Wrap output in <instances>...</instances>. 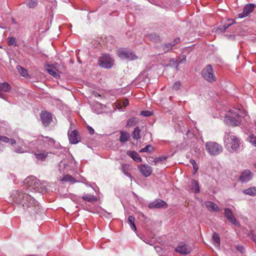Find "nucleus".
Listing matches in <instances>:
<instances>
[{
    "label": "nucleus",
    "mask_w": 256,
    "mask_h": 256,
    "mask_svg": "<svg viewBox=\"0 0 256 256\" xmlns=\"http://www.w3.org/2000/svg\"><path fill=\"white\" fill-rule=\"evenodd\" d=\"M14 202L22 206L24 209H28L31 214L38 212L39 206L35 200L28 194L23 192H16L14 198Z\"/></svg>",
    "instance_id": "nucleus-1"
},
{
    "label": "nucleus",
    "mask_w": 256,
    "mask_h": 256,
    "mask_svg": "<svg viewBox=\"0 0 256 256\" xmlns=\"http://www.w3.org/2000/svg\"><path fill=\"white\" fill-rule=\"evenodd\" d=\"M225 146L227 148H231V150H236L240 146V141L239 139L234 135L230 133L225 134L224 138Z\"/></svg>",
    "instance_id": "nucleus-2"
},
{
    "label": "nucleus",
    "mask_w": 256,
    "mask_h": 256,
    "mask_svg": "<svg viewBox=\"0 0 256 256\" xmlns=\"http://www.w3.org/2000/svg\"><path fill=\"white\" fill-rule=\"evenodd\" d=\"M202 76L209 82H214L216 80V77L210 64L207 65L202 70Z\"/></svg>",
    "instance_id": "nucleus-3"
},
{
    "label": "nucleus",
    "mask_w": 256,
    "mask_h": 256,
    "mask_svg": "<svg viewBox=\"0 0 256 256\" xmlns=\"http://www.w3.org/2000/svg\"><path fill=\"white\" fill-rule=\"evenodd\" d=\"M206 150L212 155H217L222 150V146L214 142H208L206 144Z\"/></svg>",
    "instance_id": "nucleus-4"
},
{
    "label": "nucleus",
    "mask_w": 256,
    "mask_h": 256,
    "mask_svg": "<svg viewBox=\"0 0 256 256\" xmlns=\"http://www.w3.org/2000/svg\"><path fill=\"white\" fill-rule=\"evenodd\" d=\"M226 122L231 126H238L240 124V119L238 114L231 111L226 116Z\"/></svg>",
    "instance_id": "nucleus-5"
},
{
    "label": "nucleus",
    "mask_w": 256,
    "mask_h": 256,
    "mask_svg": "<svg viewBox=\"0 0 256 256\" xmlns=\"http://www.w3.org/2000/svg\"><path fill=\"white\" fill-rule=\"evenodd\" d=\"M117 54L121 59H128L130 60L138 59V56L131 50L120 48L117 51Z\"/></svg>",
    "instance_id": "nucleus-6"
},
{
    "label": "nucleus",
    "mask_w": 256,
    "mask_h": 256,
    "mask_svg": "<svg viewBox=\"0 0 256 256\" xmlns=\"http://www.w3.org/2000/svg\"><path fill=\"white\" fill-rule=\"evenodd\" d=\"M98 64L101 67L109 68L113 64V60L109 54H104L99 58Z\"/></svg>",
    "instance_id": "nucleus-7"
},
{
    "label": "nucleus",
    "mask_w": 256,
    "mask_h": 256,
    "mask_svg": "<svg viewBox=\"0 0 256 256\" xmlns=\"http://www.w3.org/2000/svg\"><path fill=\"white\" fill-rule=\"evenodd\" d=\"M224 214L230 222L236 226H240L239 222L237 221L230 209L226 208Z\"/></svg>",
    "instance_id": "nucleus-8"
},
{
    "label": "nucleus",
    "mask_w": 256,
    "mask_h": 256,
    "mask_svg": "<svg viewBox=\"0 0 256 256\" xmlns=\"http://www.w3.org/2000/svg\"><path fill=\"white\" fill-rule=\"evenodd\" d=\"M175 250L181 254H187L190 253L192 248L188 244L181 243L176 248Z\"/></svg>",
    "instance_id": "nucleus-9"
},
{
    "label": "nucleus",
    "mask_w": 256,
    "mask_h": 256,
    "mask_svg": "<svg viewBox=\"0 0 256 256\" xmlns=\"http://www.w3.org/2000/svg\"><path fill=\"white\" fill-rule=\"evenodd\" d=\"M148 206L150 208H166L168 206L167 204L161 200H157L152 202L148 204Z\"/></svg>",
    "instance_id": "nucleus-10"
},
{
    "label": "nucleus",
    "mask_w": 256,
    "mask_h": 256,
    "mask_svg": "<svg viewBox=\"0 0 256 256\" xmlns=\"http://www.w3.org/2000/svg\"><path fill=\"white\" fill-rule=\"evenodd\" d=\"M40 118L42 122L45 126H48L52 121V114L46 112H42Z\"/></svg>",
    "instance_id": "nucleus-11"
},
{
    "label": "nucleus",
    "mask_w": 256,
    "mask_h": 256,
    "mask_svg": "<svg viewBox=\"0 0 256 256\" xmlns=\"http://www.w3.org/2000/svg\"><path fill=\"white\" fill-rule=\"evenodd\" d=\"M255 6L253 4H248L244 8L242 13L238 14L239 18H243L248 16L250 12H252Z\"/></svg>",
    "instance_id": "nucleus-12"
},
{
    "label": "nucleus",
    "mask_w": 256,
    "mask_h": 256,
    "mask_svg": "<svg viewBox=\"0 0 256 256\" xmlns=\"http://www.w3.org/2000/svg\"><path fill=\"white\" fill-rule=\"evenodd\" d=\"M252 173L250 170H244L240 176V180L242 182H246L252 178Z\"/></svg>",
    "instance_id": "nucleus-13"
},
{
    "label": "nucleus",
    "mask_w": 256,
    "mask_h": 256,
    "mask_svg": "<svg viewBox=\"0 0 256 256\" xmlns=\"http://www.w3.org/2000/svg\"><path fill=\"white\" fill-rule=\"evenodd\" d=\"M138 168L142 174L146 177L149 176L152 172V168L147 164H142Z\"/></svg>",
    "instance_id": "nucleus-14"
},
{
    "label": "nucleus",
    "mask_w": 256,
    "mask_h": 256,
    "mask_svg": "<svg viewBox=\"0 0 256 256\" xmlns=\"http://www.w3.org/2000/svg\"><path fill=\"white\" fill-rule=\"evenodd\" d=\"M68 138L70 142L72 144L78 143L80 142L78 132L76 130H74L68 133Z\"/></svg>",
    "instance_id": "nucleus-15"
},
{
    "label": "nucleus",
    "mask_w": 256,
    "mask_h": 256,
    "mask_svg": "<svg viewBox=\"0 0 256 256\" xmlns=\"http://www.w3.org/2000/svg\"><path fill=\"white\" fill-rule=\"evenodd\" d=\"M25 182L28 184L29 187L33 189L37 188L38 185V180L34 177L27 178L25 180Z\"/></svg>",
    "instance_id": "nucleus-16"
},
{
    "label": "nucleus",
    "mask_w": 256,
    "mask_h": 256,
    "mask_svg": "<svg viewBox=\"0 0 256 256\" xmlns=\"http://www.w3.org/2000/svg\"><path fill=\"white\" fill-rule=\"evenodd\" d=\"M120 136L119 138L120 143H125L128 142L130 138V134L124 130H120Z\"/></svg>",
    "instance_id": "nucleus-17"
},
{
    "label": "nucleus",
    "mask_w": 256,
    "mask_h": 256,
    "mask_svg": "<svg viewBox=\"0 0 256 256\" xmlns=\"http://www.w3.org/2000/svg\"><path fill=\"white\" fill-rule=\"evenodd\" d=\"M205 206L208 210L211 212H219L220 210V209L218 206L212 202H206Z\"/></svg>",
    "instance_id": "nucleus-18"
},
{
    "label": "nucleus",
    "mask_w": 256,
    "mask_h": 256,
    "mask_svg": "<svg viewBox=\"0 0 256 256\" xmlns=\"http://www.w3.org/2000/svg\"><path fill=\"white\" fill-rule=\"evenodd\" d=\"M126 154L128 156L132 158L134 160H135L136 162H141L142 160V159L140 158V156L135 151H128Z\"/></svg>",
    "instance_id": "nucleus-19"
},
{
    "label": "nucleus",
    "mask_w": 256,
    "mask_h": 256,
    "mask_svg": "<svg viewBox=\"0 0 256 256\" xmlns=\"http://www.w3.org/2000/svg\"><path fill=\"white\" fill-rule=\"evenodd\" d=\"M82 198L85 201L90 202H94L97 201L96 196L90 194H84L82 196Z\"/></svg>",
    "instance_id": "nucleus-20"
},
{
    "label": "nucleus",
    "mask_w": 256,
    "mask_h": 256,
    "mask_svg": "<svg viewBox=\"0 0 256 256\" xmlns=\"http://www.w3.org/2000/svg\"><path fill=\"white\" fill-rule=\"evenodd\" d=\"M36 158L40 160H44L48 156V153L46 152H39L34 154Z\"/></svg>",
    "instance_id": "nucleus-21"
},
{
    "label": "nucleus",
    "mask_w": 256,
    "mask_h": 256,
    "mask_svg": "<svg viewBox=\"0 0 256 256\" xmlns=\"http://www.w3.org/2000/svg\"><path fill=\"white\" fill-rule=\"evenodd\" d=\"M141 129L137 126L136 127L132 132V137L134 140H140V138Z\"/></svg>",
    "instance_id": "nucleus-22"
},
{
    "label": "nucleus",
    "mask_w": 256,
    "mask_h": 256,
    "mask_svg": "<svg viewBox=\"0 0 256 256\" xmlns=\"http://www.w3.org/2000/svg\"><path fill=\"white\" fill-rule=\"evenodd\" d=\"M213 244L216 248H219L220 246V238L219 234L216 232H214L212 236Z\"/></svg>",
    "instance_id": "nucleus-23"
},
{
    "label": "nucleus",
    "mask_w": 256,
    "mask_h": 256,
    "mask_svg": "<svg viewBox=\"0 0 256 256\" xmlns=\"http://www.w3.org/2000/svg\"><path fill=\"white\" fill-rule=\"evenodd\" d=\"M11 90L10 86L6 82L0 84V91L8 92Z\"/></svg>",
    "instance_id": "nucleus-24"
},
{
    "label": "nucleus",
    "mask_w": 256,
    "mask_h": 256,
    "mask_svg": "<svg viewBox=\"0 0 256 256\" xmlns=\"http://www.w3.org/2000/svg\"><path fill=\"white\" fill-rule=\"evenodd\" d=\"M191 188L194 192L198 193L200 191L198 182L194 180H192L191 181Z\"/></svg>",
    "instance_id": "nucleus-25"
},
{
    "label": "nucleus",
    "mask_w": 256,
    "mask_h": 256,
    "mask_svg": "<svg viewBox=\"0 0 256 256\" xmlns=\"http://www.w3.org/2000/svg\"><path fill=\"white\" fill-rule=\"evenodd\" d=\"M47 72H48V74L55 78H58L59 76L57 70L55 68L52 67V66H48V68H47Z\"/></svg>",
    "instance_id": "nucleus-26"
},
{
    "label": "nucleus",
    "mask_w": 256,
    "mask_h": 256,
    "mask_svg": "<svg viewBox=\"0 0 256 256\" xmlns=\"http://www.w3.org/2000/svg\"><path fill=\"white\" fill-rule=\"evenodd\" d=\"M243 192L246 194L254 196H256V188L251 187L243 191Z\"/></svg>",
    "instance_id": "nucleus-27"
},
{
    "label": "nucleus",
    "mask_w": 256,
    "mask_h": 256,
    "mask_svg": "<svg viewBox=\"0 0 256 256\" xmlns=\"http://www.w3.org/2000/svg\"><path fill=\"white\" fill-rule=\"evenodd\" d=\"M138 122L137 118L134 117H132L128 120L127 122L126 126L128 128H130L132 126H134Z\"/></svg>",
    "instance_id": "nucleus-28"
},
{
    "label": "nucleus",
    "mask_w": 256,
    "mask_h": 256,
    "mask_svg": "<svg viewBox=\"0 0 256 256\" xmlns=\"http://www.w3.org/2000/svg\"><path fill=\"white\" fill-rule=\"evenodd\" d=\"M148 38L151 41L158 42H160V37L158 35H157L156 34H151L148 36Z\"/></svg>",
    "instance_id": "nucleus-29"
},
{
    "label": "nucleus",
    "mask_w": 256,
    "mask_h": 256,
    "mask_svg": "<svg viewBox=\"0 0 256 256\" xmlns=\"http://www.w3.org/2000/svg\"><path fill=\"white\" fill-rule=\"evenodd\" d=\"M17 70L22 76L26 77L28 76V71L26 69L22 68L20 66H17Z\"/></svg>",
    "instance_id": "nucleus-30"
},
{
    "label": "nucleus",
    "mask_w": 256,
    "mask_h": 256,
    "mask_svg": "<svg viewBox=\"0 0 256 256\" xmlns=\"http://www.w3.org/2000/svg\"><path fill=\"white\" fill-rule=\"evenodd\" d=\"M175 45V44H162V46L163 48L164 51L166 52L172 50V47Z\"/></svg>",
    "instance_id": "nucleus-31"
},
{
    "label": "nucleus",
    "mask_w": 256,
    "mask_h": 256,
    "mask_svg": "<svg viewBox=\"0 0 256 256\" xmlns=\"http://www.w3.org/2000/svg\"><path fill=\"white\" fill-rule=\"evenodd\" d=\"M37 4V0H27L26 1V5L30 8H34Z\"/></svg>",
    "instance_id": "nucleus-32"
},
{
    "label": "nucleus",
    "mask_w": 256,
    "mask_h": 256,
    "mask_svg": "<svg viewBox=\"0 0 256 256\" xmlns=\"http://www.w3.org/2000/svg\"><path fill=\"white\" fill-rule=\"evenodd\" d=\"M228 22L224 24L222 28H220V30H223V31H225L230 26L232 25L234 21V20H228Z\"/></svg>",
    "instance_id": "nucleus-33"
},
{
    "label": "nucleus",
    "mask_w": 256,
    "mask_h": 256,
    "mask_svg": "<svg viewBox=\"0 0 256 256\" xmlns=\"http://www.w3.org/2000/svg\"><path fill=\"white\" fill-rule=\"evenodd\" d=\"M154 150V148L151 145H147L144 148L141 149L140 151V152H152Z\"/></svg>",
    "instance_id": "nucleus-34"
},
{
    "label": "nucleus",
    "mask_w": 256,
    "mask_h": 256,
    "mask_svg": "<svg viewBox=\"0 0 256 256\" xmlns=\"http://www.w3.org/2000/svg\"><path fill=\"white\" fill-rule=\"evenodd\" d=\"M62 181L70 182L71 183H74L76 181L72 176L70 175H66L62 179Z\"/></svg>",
    "instance_id": "nucleus-35"
},
{
    "label": "nucleus",
    "mask_w": 256,
    "mask_h": 256,
    "mask_svg": "<svg viewBox=\"0 0 256 256\" xmlns=\"http://www.w3.org/2000/svg\"><path fill=\"white\" fill-rule=\"evenodd\" d=\"M128 222L131 224V228L134 231L136 230V228L134 224V218L132 216H130L128 218Z\"/></svg>",
    "instance_id": "nucleus-36"
},
{
    "label": "nucleus",
    "mask_w": 256,
    "mask_h": 256,
    "mask_svg": "<svg viewBox=\"0 0 256 256\" xmlns=\"http://www.w3.org/2000/svg\"><path fill=\"white\" fill-rule=\"evenodd\" d=\"M8 46H16V38L14 37H9L8 38Z\"/></svg>",
    "instance_id": "nucleus-37"
},
{
    "label": "nucleus",
    "mask_w": 256,
    "mask_h": 256,
    "mask_svg": "<svg viewBox=\"0 0 256 256\" xmlns=\"http://www.w3.org/2000/svg\"><path fill=\"white\" fill-rule=\"evenodd\" d=\"M248 140L250 144L256 147V136L254 134H252L249 136Z\"/></svg>",
    "instance_id": "nucleus-38"
},
{
    "label": "nucleus",
    "mask_w": 256,
    "mask_h": 256,
    "mask_svg": "<svg viewBox=\"0 0 256 256\" xmlns=\"http://www.w3.org/2000/svg\"><path fill=\"white\" fill-rule=\"evenodd\" d=\"M190 162L192 164L193 166V168L194 170V174H195L198 170V166L197 165L196 161L194 160L191 159L190 160Z\"/></svg>",
    "instance_id": "nucleus-39"
},
{
    "label": "nucleus",
    "mask_w": 256,
    "mask_h": 256,
    "mask_svg": "<svg viewBox=\"0 0 256 256\" xmlns=\"http://www.w3.org/2000/svg\"><path fill=\"white\" fill-rule=\"evenodd\" d=\"M38 138H40L41 140H44V139L45 138L46 140L47 141L50 142L52 144H54V140L53 139H52V138H50L48 136L44 137L43 136H39Z\"/></svg>",
    "instance_id": "nucleus-40"
},
{
    "label": "nucleus",
    "mask_w": 256,
    "mask_h": 256,
    "mask_svg": "<svg viewBox=\"0 0 256 256\" xmlns=\"http://www.w3.org/2000/svg\"><path fill=\"white\" fill-rule=\"evenodd\" d=\"M0 142H2L4 143H9L10 142V138L7 136L0 135Z\"/></svg>",
    "instance_id": "nucleus-41"
},
{
    "label": "nucleus",
    "mask_w": 256,
    "mask_h": 256,
    "mask_svg": "<svg viewBox=\"0 0 256 256\" xmlns=\"http://www.w3.org/2000/svg\"><path fill=\"white\" fill-rule=\"evenodd\" d=\"M181 86V83L180 82H176L173 86H172V88L174 90H179L180 86Z\"/></svg>",
    "instance_id": "nucleus-42"
},
{
    "label": "nucleus",
    "mask_w": 256,
    "mask_h": 256,
    "mask_svg": "<svg viewBox=\"0 0 256 256\" xmlns=\"http://www.w3.org/2000/svg\"><path fill=\"white\" fill-rule=\"evenodd\" d=\"M152 114V112L148 110L142 111L140 114L144 116H151Z\"/></svg>",
    "instance_id": "nucleus-43"
},
{
    "label": "nucleus",
    "mask_w": 256,
    "mask_h": 256,
    "mask_svg": "<svg viewBox=\"0 0 256 256\" xmlns=\"http://www.w3.org/2000/svg\"><path fill=\"white\" fill-rule=\"evenodd\" d=\"M166 158H167L166 156L158 157V158H156L155 159L154 162H155V163H157V162H162V160H166Z\"/></svg>",
    "instance_id": "nucleus-44"
},
{
    "label": "nucleus",
    "mask_w": 256,
    "mask_h": 256,
    "mask_svg": "<svg viewBox=\"0 0 256 256\" xmlns=\"http://www.w3.org/2000/svg\"><path fill=\"white\" fill-rule=\"evenodd\" d=\"M126 168H127V166L126 164H123L122 166V170L125 175L129 176H130V174L126 171Z\"/></svg>",
    "instance_id": "nucleus-45"
},
{
    "label": "nucleus",
    "mask_w": 256,
    "mask_h": 256,
    "mask_svg": "<svg viewBox=\"0 0 256 256\" xmlns=\"http://www.w3.org/2000/svg\"><path fill=\"white\" fill-rule=\"evenodd\" d=\"M88 130L89 133L90 134H94V130L92 127H90V126H88Z\"/></svg>",
    "instance_id": "nucleus-46"
},
{
    "label": "nucleus",
    "mask_w": 256,
    "mask_h": 256,
    "mask_svg": "<svg viewBox=\"0 0 256 256\" xmlns=\"http://www.w3.org/2000/svg\"><path fill=\"white\" fill-rule=\"evenodd\" d=\"M129 104V102L128 100V99H124L123 102H122V105L124 106V107H126V106H128Z\"/></svg>",
    "instance_id": "nucleus-47"
},
{
    "label": "nucleus",
    "mask_w": 256,
    "mask_h": 256,
    "mask_svg": "<svg viewBox=\"0 0 256 256\" xmlns=\"http://www.w3.org/2000/svg\"><path fill=\"white\" fill-rule=\"evenodd\" d=\"M236 248L240 252L242 253L243 252V250H244V247L240 246H236Z\"/></svg>",
    "instance_id": "nucleus-48"
},
{
    "label": "nucleus",
    "mask_w": 256,
    "mask_h": 256,
    "mask_svg": "<svg viewBox=\"0 0 256 256\" xmlns=\"http://www.w3.org/2000/svg\"><path fill=\"white\" fill-rule=\"evenodd\" d=\"M10 144L12 145L16 143V140L14 139H12V138L10 139Z\"/></svg>",
    "instance_id": "nucleus-49"
},
{
    "label": "nucleus",
    "mask_w": 256,
    "mask_h": 256,
    "mask_svg": "<svg viewBox=\"0 0 256 256\" xmlns=\"http://www.w3.org/2000/svg\"><path fill=\"white\" fill-rule=\"evenodd\" d=\"M180 42V38H176L174 40V42L172 44H176Z\"/></svg>",
    "instance_id": "nucleus-50"
},
{
    "label": "nucleus",
    "mask_w": 256,
    "mask_h": 256,
    "mask_svg": "<svg viewBox=\"0 0 256 256\" xmlns=\"http://www.w3.org/2000/svg\"><path fill=\"white\" fill-rule=\"evenodd\" d=\"M16 152L18 153H22L24 152V151L22 150L20 148L16 149Z\"/></svg>",
    "instance_id": "nucleus-51"
},
{
    "label": "nucleus",
    "mask_w": 256,
    "mask_h": 256,
    "mask_svg": "<svg viewBox=\"0 0 256 256\" xmlns=\"http://www.w3.org/2000/svg\"><path fill=\"white\" fill-rule=\"evenodd\" d=\"M3 96H4L3 94H2L1 92H0V98H3Z\"/></svg>",
    "instance_id": "nucleus-52"
},
{
    "label": "nucleus",
    "mask_w": 256,
    "mask_h": 256,
    "mask_svg": "<svg viewBox=\"0 0 256 256\" xmlns=\"http://www.w3.org/2000/svg\"><path fill=\"white\" fill-rule=\"evenodd\" d=\"M94 96H96V97L97 96H100V94H98V93H96V94H94Z\"/></svg>",
    "instance_id": "nucleus-53"
},
{
    "label": "nucleus",
    "mask_w": 256,
    "mask_h": 256,
    "mask_svg": "<svg viewBox=\"0 0 256 256\" xmlns=\"http://www.w3.org/2000/svg\"><path fill=\"white\" fill-rule=\"evenodd\" d=\"M254 242H256V236L255 238H254Z\"/></svg>",
    "instance_id": "nucleus-54"
},
{
    "label": "nucleus",
    "mask_w": 256,
    "mask_h": 256,
    "mask_svg": "<svg viewBox=\"0 0 256 256\" xmlns=\"http://www.w3.org/2000/svg\"><path fill=\"white\" fill-rule=\"evenodd\" d=\"M0 48H1V46H0Z\"/></svg>",
    "instance_id": "nucleus-55"
}]
</instances>
